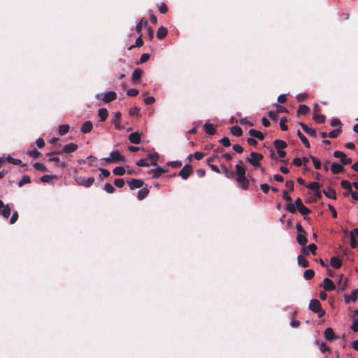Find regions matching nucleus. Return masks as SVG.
Wrapping results in <instances>:
<instances>
[{"label": "nucleus", "mask_w": 358, "mask_h": 358, "mask_svg": "<svg viewBox=\"0 0 358 358\" xmlns=\"http://www.w3.org/2000/svg\"><path fill=\"white\" fill-rule=\"evenodd\" d=\"M78 148V145H76L73 143H70L66 145H65L62 150L59 151H55L48 152L47 154L48 156H52L53 155H62L64 153H71L73 152H75Z\"/></svg>", "instance_id": "nucleus-1"}, {"label": "nucleus", "mask_w": 358, "mask_h": 358, "mask_svg": "<svg viewBox=\"0 0 358 358\" xmlns=\"http://www.w3.org/2000/svg\"><path fill=\"white\" fill-rule=\"evenodd\" d=\"M309 308L313 313H317L318 317H322L324 316L325 312L321 308V304L319 300L314 299L310 301Z\"/></svg>", "instance_id": "nucleus-2"}, {"label": "nucleus", "mask_w": 358, "mask_h": 358, "mask_svg": "<svg viewBox=\"0 0 358 358\" xmlns=\"http://www.w3.org/2000/svg\"><path fill=\"white\" fill-rule=\"evenodd\" d=\"M263 159V155L260 153L252 152L250 153V157H248L246 161L248 162L251 165L255 167H257L259 165V162Z\"/></svg>", "instance_id": "nucleus-3"}, {"label": "nucleus", "mask_w": 358, "mask_h": 358, "mask_svg": "<svg viewBox=\"0 0 358 358\" xmlns=\"http://www.w3.org/2000/svg\"><path fill=\"white\" fill-rule=\"evenodd\" d=\"M76 182L79 185H82L85 187H90L94 183V178L90 177L88 178H85L84 177H78L76 178Z\"/></svg>", "instance_id": "nucleus-4"}, {"label": "nucleus", "mask_w": 358, "mask_h": 358, "mask_svg": "<svg viewBox=\"0 0 358 358\" xmlns=\"http://www.w3.org/2000/svg\"><path fill=\"white\" fill-rule=\"evenodd\" d=\"M334 156L340 159L342 165H347L352 162V158L348 157L346 155L339 150H336L334 152Z\"/></svg>", "instance_id": "nucleus-5"}, {"label": "nucleus", "mask_w": 358, "mask_h": 358, "mask_svg": "<svg viewBox=\"0 0 358 358\" xmlns=\"http://www.w3.org/2000/svg\"><path fill=\"white\" fill-rule=\"evenodd\" d=\"M120 112H115L113 113L111 122L114 124L115 128L117 130H122L124 129V127L120 124V117H121Z\"/></svg>", "instance_id": "nucleus-6"}, {"label": "nucleus", "mask_w": 358, "mask_h": 358, "mask_svg": "<svg viewBox=\"0 0 358 358\" xmlns=\"http://www.w3.org/2000/svg\"><path fill=\"white\" fill-rule=\"evenodd\" d=\"M296 208L298 209L301 215H306L310 213V210L306 207L300 198H297L295 201Z\"/></svg>", "instance_id": "nucleus-7"}, {"label": "nucleus", "mask_w": 358, "mask_h": 358, "mask_svg": "<svg viewBox=\"0 0 358 358\" xmlns=\"http://www.w3.org/2000/svg\"><path fill=\"white\" fill-rule=\"evenodd\" d=\"M236 180L242 189L245 190L248 188L249 180L246 178L245 175L236 177Z\"/></svg>", "instance_id": "nucleus-8"}, {"label": "nucleus", "mask_w": 358, "mask_h": 358, "mask_svg": "<svg viewBox=\"0 0 358 358\" xmlns=\"http://www.w3.org/2000/svg\"><path fill=\"white\" fill-rule=\"evenodd\" d=\"M112 162H124L125 157L118 150L112 151L110 153Z\"/></svg>", "instance_id": "nucleus-9"}, {"label": "nucleus", "mask_w": 358, "mask_h": 358, "mask_svg": "<svg viewBox=\"0 0 358 358\" xmlns=\"http://www.w3.org/2000/svg\"><path fill=\"white\" fill-rule=\"evenodd\" d=\"M116 98L117 94L113 91H110L103 94V96L101 97V101H103L104 103H108L114 101Z\"/></svg>", "instance_id": "nucleus-10"}, {"label": "nucleus", "mask_w": 358, "mask_h": 358, "mask_svg": "<svg viewBox=\"0 0 358 358\" xmlns=\"http://www.w3.org/2000/svg\"><path fill=\"white\" fill-rule=\"evenodd\" d=\"M358 289L352 290L350 295L344 294L345 301L346 303L355 302L357 300Z\"/></svg>", "instance_id": "nucleus-11"}, {"label": "nucleus", "mask_w": 358, "mask_h": 358, "mask_svg": "<svg viewBox=\"0 0 358 358\" xmlns=\"http://www.w3.org/2000/svg\"><path fill=\"white\" fill-rule=\"evenodd\" d=\"M192 173L191 166L189 165H185L182 169L179 171L178 176H180L183 180L187 179L190 173Z\"/></svg>", "instance_id": "nucleus-12"}, {"label": "nucleus", "mask_w": 358, "mask_h": 358, "mask_svg": "<svg viewBox=\"0 0 358 358\" xmlns=\"http://www.w3.org/2000/svg\"><path fill=\"white\" fill-rule=\"evenodd\" d=\"M143 184V181L139 179H132L128 182L129 187L131 189L141 188Z\"/></svg>", "instance_id": "nucleus-13"}, {"label": "nucleus", "mask_w": 358, "mask_h": 358, "mask_svg": "<svg viewBox=\"0 0 358 358\" xmlns=\"http://www.w3.org/2000/svg\"><path fill=\"white\" fill-rule=\"evenodd\" d=\"M236 171L235 175L238 176L245 175V169L244 167L243 163L241 160H239L238 163L236 165Z\"/></svg>", "instance_id": "nucleus-14"}, {"label": "nucleus", "mask_w": 358, "mask_h": 358, "mask_svg": "<svg viewBox=\"0 0 358 358\" xmlns=\"http://www.w3.org/2000/svg\"><path fill=\"white\" fill-rule=\"evenodd\" d=\"M336 283L338 287V291H339V290L344 291L347 288V286H348L347 279L345 278L343 275H341L339 276Z\"/></svg>", "instance_id": "nucleus-15"}, {"label": "nucleus", "mask_w": 358, "mask_h": 358, "mask_svg": "<svg viewBox=\"0 0 358 358\" xmlns=\"http://www.w3.org/2000/svg\"><path fill=\"white\" fill-rule=\"evenodd\" d=\"M203 130L209 135H213L215 133V126L213 124L209 123L208 120L203 124Z\"/></svg>", "instance_id": "nucleus-16"}, {"label": "nucleus", "mask_w": 358, "mask_h": 358, "mask_svg": "<svg viewBox=\"0 0 358 358\" xmlns=\"http://www.w3.org/2000/svg\"><path fill=\"white\" fill-rule=\"evenodd\" d=\"M93 124L91 121H85L80 127V131L83 134H87L92 129Z\"/></svg>", "instance_id": "nucleus-17"}, {"label": "nucleus", "mask_w": 358, "mask_h": 358, "mask_svg": "<svg viewBox=\"0 0 358 358\" xmlns=\"http://www.w3.org/2000/svg\"><path fill=\"white\" fill-rule=\"evenodd\" d=\"M300 124V126L301 127L302 129L306 133L308 134V135H310V136H313V137H316V131L315 129H313V128H310L309 127L307 124L303 123V122H299V123Z\"/></svg>", "instance_id": "nucleus-18"}, {"label": "nucleus", "mask_w": 358, "mask_h": 358, "mask_svg": "<svg viewBox=\"0 0 358 358\" xmlns=\"http://www.w3.org/2000/svg\"><path fill=\"white\" fill-rule=\"evenodd\" d=\"M128 139L131 143L138 144L141 141V134L138 132H133L129 135Z\"/></svg>", "instance_id": "nucleus-19"}, {"label": "nucleus", "mask_w": 358, "mask_h": 358, "mask_svg": "<svg viewBox=\"0 0 358 358\" xmlns=\"http://www.w3.org/2000/svg\"><path fill=\"white\" fill-rule=\"evenodd\" d=\"M323 283H324L323 287L325 290L331 291V290L335 289V288H336L334 283L329 278H324L323 280Z\"/></svg>", "instance_id": "nucleus-20"}, {"label": "nucleus", "mask_w": 358, "mask_h": 358, "mask_svg": "<svg viewBox=\"0 0 358 358\" xmlns=\"http://www.w3.org/2000/svg\"><path fill=\"white\" fill-rule=\"evenodd\" d=\"M343 165L333 162L331 166V171L333 174H337L343 171Z\"/></svg>", "instance_id": "nucleus-21"}, {"label": "nucleus", "mask_w": 358, "mask_h": 358, "mask_svg": "<svg viewBox=\"0 0 358 358\" xmlns=\"http://www.w3.org/2000/svg\"><path fill=\"white\" fill-rule=\"evenodd\" d=\"M147 157H148L147 159H149L150 161V165H152V166L157 165V161L159 157L158 153H157V152L149 153V154H148Z\"/></svg>", "instance_id": "nucleus-22"}, {"label": "nucleus", "mask_w": 358, "mask_h": 358, "mask_svg": "<svg viewBox=\"0 0 358 358\" xmlns=\"http://www.w3.org/2000/svg\"><path fill=\"white\" fill-rule=\"evenodd\" d=\"M330 264L334 268H339L342 265L341 260L337 257H332L330 260Z\"/></svg>", "instance_id": "nucleus-23"}, {"label": "nucleus", "mask_w": 358, "mask_h": 358, "mask_svg": "<svg viewBox=\"0 0 358 358\" xmlns=\"http://www.w3.org/2000/svg\"><path fill=\"white\" fill-rule=\"evenodd\" d=\"M324 335L325 338L328 341L333 340L335 336L334 330L331 327H328L324 330Z\"/></svg>", "instance_id": "nucleus-24"}, {"label": "nucleus", "mask_w": 358, "mask_h": 358, "mask_svg": "<svg viewBox=\"0 0 358 358\" xmlns=\"http://www.w3.org/2000/svg\"><path fill=\"white\" fill-rule=\"evenodd\" d=\"M167 34V29L164 27H160L159 28H158V30L157 31V37L159 39H162L166 36Z\"/></svg>", "instance_id": "nucleus-25"}, {"label": "nucleus", "mask_w": 358, "mask_h": 358, "mask_svg": "<svg viewBox=\"0 0 358 358\" xmlns=\"http://www.w3.org/2000/svg\"><path fill=\"white\" fill-rule=\"evenodd\" d=\"M324 194L325 196L329 199H336V194L334 189L332 188H327L323 190Z\"/></svg>", "instance_id": "nucleus-26"}, {"label": "nucleus", "mask_w": 358, "mask_h": 358, "mask_svg": "<svg viewBox=\"0 0 358 358\" xmlns=\"http://www.w3.org/2000/svg\"><path fill=\"white\" fill-rule=\"evenodd\" d=\"M249 134L252 136V138H257L259 140H263L264 138V135L262 132L256 130V129H250L249 130Z\"/></svg>", "instance_id": "nucleus-27"}, {"label": "nucleus", "mask_w": 358, "mask_h": 358, "mask_svg": "<svg viewBox=\"0 0 358 358\" xmlns=\"http://www.w3.org/2000/svg\"><path fill=\"white\" fill-rule=\"evenodd\" d=\"M2 210L0 211V214L4 217L8 218L10 215V208L9 204L4 205L2 207Z\"/></svg>", "instance_id": "nucleus-28"}, {"label": "nucleus", "mask_w": 358, "mask_h": 358, "mask_svg": "<svg viewBox=\"0 0 358 358\" xmlns=\"http://www.w3.org/2000/svg\"><path fill=\"white\" fill-rule=\"evenodd\" d=\"M151 171L153 173L152 177L154 178H157L161 176V174L165 173L166 170L162 166H157L155 169H152Z\"/></svg>", "instance_id": "nucleus-29"}, {"label": "nucleus", "mask_w": 358, "mask_h": 358, "mask_svg": "<svg viewBox=\"0 0 358 358\" xmlns=\"http://www.w3.org/2000/svg\"><path fill=\"white\" fill-rule=\"evenodd\" d=\"M148 193L149 192L148 189L141 188V189L138 190L137 193V199L138 200H142L148 196Z\"/></svg>", "instance_id": "nucleus-30"}, {"label": "nucleus", "mask_w": 358, "mask_h": 358, "mask_svg": "<svg viewBox=\"0 0 358 358\" xmlns=\"http://www.w3.org/2000/svg\"><path fill=\"white\" fill-rule=\"evenodd\" d=\"M274 145L276 149L282 150L283 148H285L287 146V144L285 141L280 139H277L274 141Z\"/></svg>", "instance_id": "nucleus-31"}, {"label": "nucleus", "mask_w": 358, "mask_h": 358, "mask_svg": "<svg viewBox=\"0 0 358 358\" xmlns=\"http://www.w3.org/2000/svg\"><path fill=\"white\" fill-rule=\"evenodd\" d=\"M98 115L100 117V120L101 122L105 121L106 120L107 117H108L107 109L105 108H102L99 109Z\"/></svg>", "instance_id": "nucleus-32"}, {"label": "nucleus", "mask_w": 358, "mask_h": 358, "mask_svg": "<svg viewBox=\"0 0 358 358\" xmlns=\"http://www.w3.org/2000/svg\"><path fill=\"white\" fill-rule=\"evenodd\" d=\"M296 241L298 243L302 246H305L308 242L307 238L303 234H298Z\"/></svg>", "instance_id": "nucleus-33"}, {"label": "nucleus", "mask_w": 358, "mask_h": 358, "mask_svg": "<svg viewBox=\"0 0 358 358\" xmlns=\"http://www.w3.org/2000/svg\"><path fill=\"white\" fill-rule=\"evenodd\" d=\"M148 24V21L145 18H142L139 22L136 24V32L139 34H141V29H142V27L143 26H145L146 27Z\"/></svg>", "instance_id": "nucleus-34"}, {"label": "nucleus", "mask_w": 358, "mask_h": 358, "mask_svg": "<svg viewBox=\"0 0 358 358\" xmlns=\"http://www.w3.org/2000/svg\"><path fill=\"white\" fill-rule=\"evenodd\" d=\"M297 262L303 268H306L309 266L308 262L301 255L297 257Z\"/></svg>", "instance_id": "nucleus-35"}, {"label": "nucleus", "mask_w": 358, "mask_h": 358, "mask_svg": "<svg viewBox=\"0 0 358 358\" xmlns=\"http://www.w3.org/2000/svg\"><path fill=\"white\" fill-rule=\"evenodd\" d=\"M231 132L235 136H241L243 134L242 129L238 126H233L231 128Z\"/></svg>", "instance_id": "nucleus-36"}, {"label": "nucleus", "mask_w": 358, "mask_h": 358, "mask_svg": "<svg viewBox=\"0 0 358 358\" xmlns=\"http://www.w3.org/2000/svg\"><path fill=\"white\" fill-rule=\"evenodd\" d=\"M297 136H299V138L301 139V141H302L303 144L308 148H310V143L307 139V138L302 134V133L300 131V130H298L297 131Z\"/></svg>", "instance_id": "nucleus-37"}, {"label": "nucleus", "mask_w": 358, "mask_h": 358, "mask_svg": "<svg viewBox=\"0 0 358 358\" xmlns=\"http://www.w3.org/2000/svg\"><path fill=\"white\" fill-rule=\"evenodd\" d=\"M113 173L114 175L122 176L126 173V170L123 166H117L113 169Z\"/></svg>", "instance_id": "nucleus-38"}, {"label": "nucleus", "mask_w": 358, "mask_h": 358, "mask_svg": "<svg viewBox=\"0 0 358 358\" xmlns=\"http://www.w3.org/2000/svg\"><path fill=\"white\" fill-rule=\"evenodd\" d=\"M142 71L140 69H136L132 73V80L134 81L138 80L141 78Z\"/></svg>", "instance_id": "nucleus-39"}, {"label": "nucleus", "mask_w": 358, "mask_h": 358, "mask_svg": "<svg viewBox=\"0 0 358 358\" xmlns=\"http://www.w3.org/2000/svg\"><path fill=\"white\" fill-rule=\"evenodd\" d=\"M222 173L228 178H232L235 177V173L232 171H229L226 166H222Z\"/></svg>", "instance_id": "nucleus-40"}, {"label": "nucleus", "mask_w": 358, "mask_h": 358, "mask_svg": "<svg viewBox=\"0 0 358 358\" xmlns=\"http://www.w3.org/2000/svg\"><path fill=\"white\" fill-rule=\"evenodd\" d=\"M31 182V178L29 176H24L22 178L17 182L18 187H21L24 184H28Z\"/></svg>", "instance_id": "nucleus-41"}, {"label": "nucleus", "mask_w": 358, "mask_h": 358, "mask_svg": "<svg viewBox=\"0 0 358 358\" xmlns=\"http://www.w3.org/2000/svg\"><path fill=\"white\" fill-rule=\"evenodd\" d=\"M341 185L343 189L350 191V192L352 191V183L351 184L349 181L343 180L341 182Z\"/></svg>", "instance_id": "nucleus-42"}, {"label": "nucleus", "mask_w": 358, "mask_h": 358, "mask_svg": "<svg viewBox=\"0 0 358 358\" xmlns=\"http://www.w3.org/2000/svg\"><path fill=\"white\" fill-rule=\"evenodd\" d=\"M69 124H62L59 127V134L60 135H65L69 132Z\"/></svg>", "instance_id": "nucleus-43"}, {"label": "nucleus", "mask_w": 358, "mask_h": 358, "mask_svg": "<svg viewBox=\"0 0 358 358\" xmlns=\"http://www.w3.org/2000/svg\"><path fill=\"white\" fill-rule=\"evenodd\" d=\"M314 274H315V272H314L313 270H312V269H307L303 273V277L306 280H310L312 278H313Z\"/></svg>", "instance_id": "nucleus-44"}, {"label": "nucleus", "mask_w": 358, "mask_h": 358, "mask_svg": "<svg viewBox=\"0 0 358 358\" xmlns=\"http://www.w3.org/2000/svg\"><path fill=\"white\" fill-rule=\"evenodd\" d=\"M313 120L317 123H323L325 121V116L324 115H313Z\"/></svg>", "instance_id": "nucleus-45"}, {"label": "nucleus", "mask_w": 358, "mask_h": 358, "mask_svg": "<svg viewBox=\"0 0 358 358\" xmlns=\"http://www.w3.org/2000/svg\"><path fill=\"white\" fill-rule=\"evenodd\" d=\"M309 110V108L306 105H300L299 106L297 113L298 114L304 115L306 114Z\"/></svg>", "instance_id": "nucleus-46"}, {"label": "nucleus", "mask_w": 358, "mask_h": 358, "mask_svg": "<svg viewBox=\"0 0 358 358\" xmlns=\"http://www.w3.org/2000/svg\"><path fill=\"white\" fill-rule=\"evenodd\" d=\"M33 166L36 170L41 171V172H44L46 171L45 166L40 162H35Z\"/></svg>", "instance_id": "nucleus-47"}, {"label": "nucleus", "mask_w": 358, "mask_h": 358, "mask_svg": "<svg viewBox=\"0 0 358 358\" xmlns=\"http://www.w3.org/2000/svg\"><path fill=\"white\" fill-rule=\"evenodd\" d=\"M7 162L10 164H14V165H20L21 164V160L19 159H15L12 157L11 156L8 155L7 157Z\"/></svg>", "instance_id": "nucleus-48"}, {"label": "nucleus", "mask_w": 358, "mask_h": 358, "mask_svg": "<svg viewBox=\"0 0 358 358\" xmlns=\"http://www.w3.org/2000/svg\"><path fill=\"white\" fill-rule=\"evenodd\" d=\"M136 165L138 166L148 167L150 166V164L148 162L147 159H141L136 162Z\"/></svg>", "instance_id": "nucleus-49"}, {"label": "nucleus", "mask_w": 358, "mask_h": 358, "mask_svg": "<svg viewBox=\"0 0 358 358\" xmlns=\"http://www.w3.org/2000/svg\"><path fill=\"white\" fill-rule=\"evenodd\" d=\"M129 114L131 116H138L139 115V108L137 106H134L131 108L129 110Z\"/></svg>", "instance_id": "nucleus-50"}, {"label": "nucleus", "mask_w": 358, "mask_h": 358, "mask_svg": "<svg viewBox=\"0 0 358 358\" xmlns=\"http://www.w3.org/2000/svg\"><path fill=\"white\" fill-rule=\"evenodd\" d=\"M103 189L109 194L113 193L115 192L114 187L108 182L105 184Z\"/></svg>", "instance_id": "nucleus-51"}, {"label": "nucleus", "mask_w": 358, "mask_h": 358, "mask_svg": "<svg viewBox=\"0 0 358 358\" xmlns=\"http://www.w3.org/2000/svg\"><path fill=\"white\" fill-rule=\"evenodd\" d=\"M286 210L289 213H294L296 212V205L289 202L287 203Z\"/></svg>", "instance_id": "nucleus-52"}, {"label": "nucleus", "mask_w": 358, "mask_h": 358, "mask_svg": "<svg viewBox=\"0 0 358 358\" xmlns=\"http://www.w3.org/2000/svg\"><path fill=\"white\" fill-rule=\"evenodd\" d=\"M341 132V128H338V129H334V130H332L331 131H330L328 134V136L330 137V138H336L337 137L339 134Z\"/></svg>", "instance_id": "nucleus-53"}, {"label": "nucleus", "mask_w": 358, "mask_h": 358, "mask_svg": "<svg viewBox=\"0 0 358 358\" xmlns=\"http://www.w3.org/2000/svg\"><path fill=\"white\" fill-rule=\"evenodd\" d=\"M310 159H312L313 165L316 169H321V162L318 159L313 156H310Z\"/></svg>", "instance_id": "nucleus-54"}, {"label": "nucleus", "mask_w": 358, "mask_h": 358, "mask_svg": "<svg viewBox=\"0 0 358 358\" xmlns=\"http://www.w3.org/2000/svg\"><path fill=\"white\" fill-rule=\"evenodd\" d=\"M27 154V155L32 157L34 159L38 158L41 155V152L36 150H29Z\"/></svg>", "instance_id": "nucleus-55"}, {"label": "nucleus", "mask_w": 358, "mask_h": 358, "mask_svg": "<svg viewBox=\"0 0 358 358\" xmlns=\"http://www.w3.org/2000/svg\"><path fill=\"white\" fill-rule=\"evenodd\" d=\"M150 58V55L148 53H143L141 55L140 60L137 62V64L140 63H144L147 62Z\"/></svg>", "instance_id": "nucleus-56"}, {"label": "nucleus", "mask_w": 358, "mask_h": 358, "mask_svg": "<svg viewBox=\"0 0 358 358\" xmlns=\"http://www.w3.org/2000/svg\"><path fill=\"white\" fill-rule=\"evenodd\" d=\"M138 94V90L135 88H131L127 90V95L129 96H136Z\"/></svg>", "instance_id": "nucleus-57"}, {"label": "nucleus", "mask_w": 358, "mask_h": 358, "mask_svg": "<svg viewBox=\"0 0 358 358\" xmlns=\"http://www.w3.org/2000/svg\"><path fill=\"white\" fill-rule=\"evenodd\" d=\"M307 188L311 190H317L320 188V185L317 182H313L307 185Z\"/></svg>", "instance_id": "nucleus-58"}, {"label": "nucleus", "mask_w": 358, "mask_h": 358, "mask_svg": "<svg viewBox=\"0 0 358 358\" xmlns=\"http://www.w3.org/2000/svg\"><path fill=\"white\" fill-rule=\"evenodd\" d=\"M220 143L224 147H229L231 145L230 140L228 137H223L220 140Z\"/></svg>", "instance_id": "nucleus-59"}, {"label": "nucleus", "mask_w": 358, "mask_h": 358, "mask_svg": "<svg viewBox=\"0 0 358 358\" xmlns=\"http://www.w3.org/2000/svg\"><path fill=\"white\" fill-rule=\"evenodd\" d=\"M114 185L117 187L121 188L124 185V180L122 178L115 179L114 181Z\"/></svg>", "instance_id": "nucleus-60"}, {"label": "nucleus", "mask_w": 358, "mask_h": 358, "mask_svg": "<svg viewBox=\"0 0 358 358\" xmlns=\"http://www.w3.org/2000/svg\"><path fill=\"white\" fill-rule=\"evenodd\" d=\"M285 122H287L286 117H282L280 121V127L282 131L287 130V126L285 125Z\"/></svg>", "instance_id": "nucleus-61"}, {"label": "nucleus", "mask_w": 358, "mask_h": 358, "mask_svg": "<svg viewBox=\"0 0 358 358\" xmlns=\"http://www.w3.org/2000/svg\"><path fill=\"white\" fill-rule=\"evenodd\" d=\"M166 164L168 166H171L173 168H176V167H180L182 166V162L180 161H173V162H168Z\"/></svg>", "instance_id": "nucleus-62"}, {"label": "nucleus", "mask_w": 358, "mask_h": 358, "mask_svg": "<svg viewBox=\"0 0 358 358\" xmlns=\"http://www.w3.org/2000/svg\"><path fill=\"white\" fill-rule=\"evenodd\" d=\"M158 9L162 13H165L168 10V8L164 3H161L159 5H158Z\"/></svg>", "instance_id": "nucleus-63"}, {"label": "nucleus", "mask_w": 358, "mask_h": 358, "mask_svg": "<svg viewBox=\"0 0 358 358\" xmlns=\"http://www.w3.org/2000/svg\"><path fill=\"white\" fill-rule=\"evenodd\" d=\"M351 329L355 332L358 331V319L354 320Z\"/></svg>", "instance_id": "nucleus-64"}]
</instances>
